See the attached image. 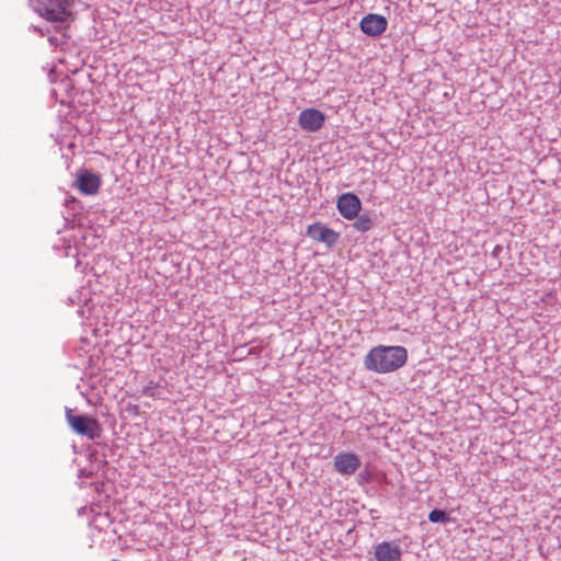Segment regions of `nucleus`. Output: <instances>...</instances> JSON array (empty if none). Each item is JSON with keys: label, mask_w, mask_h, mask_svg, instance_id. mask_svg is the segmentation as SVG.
<instances>
[{"label": "nucleus", "mask_w": 561, "mask_h": 561, "mask_svg": "<svg viewBox=\"0 0 561 561\" xmlns=\"http://www.w3.org/2000/svg\"><path fill=\"white\" fill-rule=\"evenodd\" d=\"M408 360V351L403 346L378 345L373 347L364 358L366 369L388 374L401 368Z\"/></svg>", "instance_id": "obj_1"}, {"label": "nucleus", "mask_w": 561, "mask_h": 561, "mask_svg": "<svg viewBox=\"0 0 561 561\" xmlns=\"http://www.w3.org/2000/svg\"><path fill=\"white\" fill-rule=\"evenodd\" d=\"M71 0H33L35 10L50 22H62L70 16Z\"/></svg>", "instance_id": "obj_2"}, {"label": "nucleus", "mask_w": 561, "mask_h": 561, "mask_svg": "<svg viewBox=\"0 0 561 561\" xmlns=\"http://www.w3.org/2000/svg\"><path fill=\"white\" fill-rule=\"evenodd\" d=\"M66 419L72 431L77 434L90 439L100 437L101 426L95 419L88 415H75L71 410L66 411Z\"/></svg>", "instance_id": "obj_3"}, {"label": "nucleus", "mask_w": 561, "mask_h": 561, "mask_svg": "<svg viewBox=\"0 0 561 561\" xmlns=\"http://www.w3.org/2000/svg\"><path fill=\"white\" fill-rule=\"evenodd\" d=\"M306 233L312 241L324 243L330 249L340 240V233L321 221L309 225Z\"/></svg>", "instance_id": "obj_4"}, {"label": "nucleus", "mask_w": 561, "mask_h": 561, "mask_svg": "<svg viewBox=\"0 0 561 561\" xmlns=\"http://www.w3.org/2000/svg\"><path fill=\"white\" fill-rule=\"evenodd\" d=\"M102 184L100 174L90 170H80L77 174L76 186L84 195H95L99 193Z\"/></svg>", "instance_id": "obj_5"}, {"label": "nucleus", "mask_w": 561, "mask_h": 561, "mask_svg": "<svg viewBox=\"0 0 561 561\" xmlns=\"http://www.w3.org/2000/svg\"><path fill=\"white\" fill-rule=\"evenodd\" d=\"M336 208L343 218L353 220L357 218L362 209V203L354 193H343L337 197Z\"/></svg>", "instance_id": "obj_6"}, {"label": "nucleus", "mask_w": 561, "mask_h": 561, "mask_svg": "<svg viewBox=\"0 0 561 561\" xmlns=\"http://www.w3.org/2000/svg\"><path fill=\"white\" fill-rule=\"evenodd\" d=\"M325 122L324 114L317 108H305L298 116V124L301 129L316 133L322 128Z\"/></svg>", "instance_id": "obj_7"}, {"label": "nucleus", "mask_w": 561, "mask_h": 561, "mask_svg": "<svg viewBox=\"0 0 561 561\" xmlns=\"http://www.w3.org/2000/svg\"><path fill=\"white\" fill-rule=\"evenodd\" d=\"M387 25L388 22L385 16L374 13L365 15L359 23L362 32L371 37L381 35Z\"/></svg>", "instance_id": "obj_8"}, {"label": "nucleus", "mask_w": 561, "mask_h": 561, "mask_svg": "<svg viewBox=\"0 0 561 561\" xmlns=\"http://www.w3.org/2000/svg\"><path fill=\"white\" fill-rule=\"evenodd\" d=\"M359 467L360 460L355 454L340 453L334 458V468L341 474L351 476Z\"/></svg>", "instance_id": "obj_9"}, {"label": "nucleus", "mask_w": 561, "mask_h": 561, "mask_svg": "<svg viewBox=\"0 0 561 561\" xmlns=\"http://www.w3.org/2000/svg\"><path fill=\"white\" fill-rule=\"evenodd\" d=\"M401 549L399 545L382 541L375 548V558L377 561H399L401 559Z\"/></svg>", "instance_id": "obj_10"}, {"label": "nucleus", "mask_w": 561, "mask_h": 561, "mask_svg": "<svg viewBox=\"0 0 561 561\" xmlns=\"http://www.w3.org/2000/svg\"><path fill=\"white\" fill-rule=\"evenodd\" d=\"M353 228L359 232H366L371 229L373 220L368 215L357 216V219L353 222Z\"/></svg>", "instance_id": "obj_11"}, {"label": "nucleus", "mask_w": 561, "mask_h": 561, "mask_svg": "<svg viewBox=\"0 0 561 561\" xmlns=\"http://www.w3.org/2000/svg\"><path fill=\"white\" fill-rule=\"evenodd\" d=\"M428 520L432 523H447L449 520L445 511L433 510L428 514Z\"/></svg>", "instance_id": "obj_12"}, {"label": "nucleus", "mask_w": 561, "mask_h": 561, "mask_svg": "<svg viewBox=\"0 0 561 561\" xmlns=\"http://www.w3.org/2000/svg\"><path fill=\"white\" fill-rule=\"evenodd\" d=\"M142 393L152 399L159 398V385L156 383L154 381H150L147 386L144 387Z\"/></svg>", "instance_id": "obj_13"}, {"label": "nucleus", "mask_w": 561, "mask_h": 561, "mask_svg": "<svg viewBox=\"0 0 561 561\" xmlns=\"http://www.w3.org/2000/svg\"><path fill=\"white\" fill-rule=\"evenodd\" d=\"M502 251H503V248L501 245L493 247V252H492L493 259L499 257Z\"/></svg>", "instance_id": "obj_14"}, {"label": "nucleus", "mask_w": 561, "mask_h": 561, "mask_svg": "<svg viewBox=\"0 0 561 561\" xmlns=\"http://www.w3.org/2000/svg\"><path fill=\"white\" fill-rule=\"evenodd\" d=\"M499 543H501V540L493 537V550L497 547Z\"/></svg>", "instance_id": "obj_15"}, {"label": "nucleus", "mask_w": 561, "mask_h": 561, "mask_svg": "<svg viewBox=\"0 0 561 561\" xmlns=\"http://www.w3.org/2000/svg\"><path fill=\"white\" fill-rule=\"evenodd\" d=\"M497 459L503 460V457H501V456H499V457H493L492 463H493V465L497 463Z\"/></svg>", "instance_id": "obj_16"}, {"label": "nucleus", "mask_w": 561, "mask_h": 561, "mask_svg": "<svg viewBox=\"0 0 561 561\" xmlns=\"http://www.w3.org/2000/svg\"><path fill=\"white\" fill-rule=\"evenodd\" d=\"M495 165H496V164H495V163H493V168H495ZM495 172H496V171H495V169H493V170H492V173L494 174Z\"/></svg>", "instance_id": "obj_17"}]
</instances>
